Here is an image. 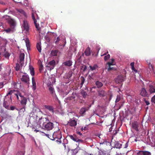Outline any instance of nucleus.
Here are the masks:
<instances>
[{
  "label": "nucleus",
  "mask_w": 155,
  "mask_h": 155,
  "mask_svg": "<svg viewBox=\"0 0 155 155\" xmlns=\"http://www.w3.org/2000/svg\"><path fill=\"white\" fill-rule=\"evenodd\" d=\"M62 137L61 132V131H58L54 132L52 135L50 136L49 138L53 140H55L57 143L60 144L61 143V139Z\"/></svg>",
  "instance_id": "obj_1"
},
{
  "label": "nucleus",
  "mask_w": 155,
  "mask_h": 155,
  "mask_svg": "<svg viewBox=\"0 0 155 155\" xmlns=\"http://www.w3.org/2000/svg\"><path fill=\"white\" fill-rule=\"evenodd\" d=\"M48 121H49V119L48 118L41 117L39 119L38 123L41 127H44L45 124Z\"/></svg>",
  "instance_id": "obj_2"
},
{
  "label": "nucleus",
  "mask_w": 155,
  "mask_h": 155,
  "mask_svg": "<svg viewBox=\"0 0 155 155\" xmlns=\"http://www.w3.org/2000/svg\"><path fill=\"white\" fill-rule=\"evenodd\" d=\"M37 15V14L35 12H32L31 15L32 18L34 21V24L36 28L37 29V30L39 31V33H40L41 28L39 27V25L37 23V21L35 18V15Z\"/></svg>",
  "instance_id": "obj_3"
},
{
  "label": "nucleus",
  "mask_w": 155,
  "mask_h": 155,
  "mask_svg": "<svg viewBox=\"0 0 155 155\" xmlns=\"http://www.w3.org/2000/svg\"><path fill=\"white\" fill-rule=\"evenodd\" d=\"M21 79L22 82L27 84H29L30 79L28 75L27 74L25 73V74L22 76Z\"/></svg>",
  "instance_id": "obj_4"
},
{
  "label": "nucleus",
  "mask_w": 155,
  "mask_h": 155,
  "mask_svg": "<svg viewBox=\"0 0 155 155\" xmlns=\"http://www.w3.org/2000/svg\"><path fill=\"white\" fill-rule=\"evenodd\" d=\"M54 127V124L53 123L50 122L49 120V121L47 122V123L45 124L44 128L47 130H52Z\"/></svg>",
  "instance_id": "obj_5"
},
{
  "label": "nucleus",
  "mask_w": 155,
  "mask_h": 155,
  "mask_svg": "<svg viewBox=\"0 0 155 155\" xmlns=\"http://www.w3.org/2000/svg\"><path fill=\"white\" fill-rule=\"evenodd\" d=\"M140 95L142 97H148L150 94L144 87H142L140 91Z\"/></svg>",
  "instance_id": "obj_6"
},
{
  "label": "nucleus",
  "mask_w": 155,
  "mask_h": 155,
  "mask_svg": "<svg viewBox=\"0 0 155 155\" xmlns=\"http://www.w3.org/2000/svg\"><path fill=\"white\" fill-rule=\"evenodd\" d=\"M25 56V54L24 53H21L19 55V61L18 62H19L21 67H22L24 64Z\"/></svg>",
  "instance_id": "obj_7"
},
{
  "label": "nucleus",
  "mask_w": 155,
  "mask_h": 155,
  "mask_svg": "<svg viewBox=\"0 0 155 155\" xmlns=\"http://www.w3.org/2000/svg\"><path fill=\"white\" fill-rule=\"evenodd\" d=\"M8 23L11 28L15 29L16 26V22L14 20L11 18L9 19L8 20Z\"/></svg>",
  "instance_id": "obj_8"
},
{
  "label": "nucleus",
  "mask_w": 155,
  "mask_h": 155,
  "mask_svg": "<svg viewBox=\"0 0 155 155\" xmlns=\"http://www.w3.org/2000/svg\"><path fill=\"white\" fill-rule=\"evenodd\" d=\"M137 155H151V153L147 151H139L137 153Z\"/></svg>",
  "instance_id": "obj_9"
},
{
  "label": "nucleus",
  "mask_w": 155,
  "mask_h": 155,
  "mask_svg": "<svg viewBox=\"0 0 155 155\" xmlns=\"http://www.w3.org/2000/svg\"><path fill=\"white\" fill-rule=\"evenodd\" d=\"M73 72L72 71H70L68 73H66L64 76V78L66 79H68V82L69 83L71 81L70 80V78L71 77L72 75Z\"/></svg>",
  "instance_id": "obj_10"
},
{
  "label": "nucleus",
  "mask_w": 155,
  "mask_h": 155,
  "mask_svg": "<svg viewBox=\"0 0 155 155\" xmlns=\"http://www.w3.org/2000/svg\"><path fill=\"white\" fill-rule=\"evenodd\" d=\"M22 26L24 30L27 31H28L29 27L27 21L24 20L23 21V24Z\"/></svg>",
  "instance_id": "obj_11"
},
{
  "label": "nucleus",
  "mask_w": 155,
  "mask_h": 155,
  "mask_svg": "<svg viewBox=\"0 0 155 155\" xmlns=\"http://www.w3.org/2000/svg\"><path fill=\"white\" fill-rule=\"evenodd\" d=\"M77 122L74 119H71L68 122V124L71 127H74L77 125Z\"/></svg>",
  "instance_id": "obj_12"
},
{
  "label": "nucleus",
  "mask_w": 155,
  "mask_h": 155,
  "mask_svg": "<svg viewBox=\"0 0 155 155\" xmlns=\"http://www.w3.org/2000/svg\"><path fill=\"white\" fill-rule=\"evenodd\" d=\"M149 90L150 94L155 93V86H153L152 84H149Z\"/></svg>",
  "instance_id": "obj_13"
},
{
  "label": "nucleus",
  "mask_w": 155,
  "mask_h": 155,
  "mask_svg": "<svg viewBox=\"0 0 155 155\" xmlns=\"http://www.w3.org/2000/svg\"><path fill=\"white\" fill-rule=\"evenodd\" d=\"M1 51L2 52V53L5 52L4 55L6 58H8L10 55V54L9 53L7 52L6 51V49L5 47L3 48H2Z\"/></svg>",
  "instance_id": "obj_14"
},
{
  "label": "nucleus",
  "mask_w": 155,
  "mask_h": 155,
  "mask_svg": "<svg viewBox=\"0 0 155 155\" xmlns=\"http://www.w3.org/2000/svg\"><path fill=\"white\" fill-rule=\"evenodd\" d=\"M89 109L88 107H82L80 110L79 114L81 115H83Z\"/></svg>",
  "instance_id": "obj_15"
},
{
  "label": "nucleus",
  "mask_w": 155,
  "mask_h": 155,
  "mask_svg": "<svg viewBox=\"0 0 155 155\" xmlns=\"http://www.w3.org/2000/svg\"><path fill=\"white\" fill-rule=\"evenodd\" d=\"M5 40L0 37V47L3 48L5 47Z\"/></svg>",
  "instance_id": "obj_16"
},
{
  "label": "nucleus",
  "mask_w": 155,
  "mask_h": 155,
  "mask_svg": "<svg viewBox=\"0 0 155 155\" xmlns=\"http://www.w3.org/2000/svg\"><path fill=\"white\" fill-rule=\"evenodd\" d=\"M44 106L45 109H46L51 112L53 113L54 108L52 106L48 105H45Z\"/></svg>",
  "instance_id": "obj_17"
},
{
  "label": "nucleus",
  "mask_w": 155,
  "mask_h": 155,
  "mask_svg": "<svg viewBox=\"0 0 155 155\" xmlns=\"http://www.w3.org/2000/svg\"><path fill=\"white\" fill-rule=\"evenodd\" d=\"M132 127L136 131H138V125L137 122L134 121L132 124Z\"/></svg>",
  "instance_id": "obj_18"
},
{
  "label": "nucleus",
  "mask_w": 155,
  "mask_h": 155,
  "mask_svg": "<svg viewBox=\"0 0 155 155\" xmlns=\"http://www.w3.org/2000/svg\"><path fill=\"white\" fill-rule=\"evenodd\" d=\"M21 100L20 102L21 104L23 106H25L27 104V98L26 97H22V98H21Z\"/></svg>",
  "instance_id": "obj_19"
},
{
  "label": "nucleus",
  "mask_w": 155,
  "mask_h": 155,
  "mask_svg": "<svg viewBox=\"0 0 155 155\" xmlns=\"http://www.w3.org/2000/svg\"><path fill=\"white\" fill-rule=\"evenodd\" d=\"M32 88L33 90L35 91L36 89V83L35 81V78L34 77L32 78Z\"/></svg>",
  "instance_id": "obj_20"
},
{
  "label": "nucleus",
  "mask_w": 155,
  "mask_h": 155,
  "mask_svg": "<svg viewBox=\"0 0 155 155\" xmlns=\"http://www.w3.org/2000/svg\"><path fill=\"white\" fill-rule=\"evenodd\" d=\"M70 138L73 140L74 141L77 142V140H78V137L75 135H70L68 136Z\"/></svg>",
  "instance_id": "obj_21"
},
{
  "label": "nucleus",
  "mask_w": 155,
  "mask_h": 155,
  "mask_svg": "<svg viewBox=\"0 0 155 155\" xmlns=\"http://www.w3.org/2000/svg\"><path fill=\"white\" fill-rule=\"evenodd\" d=\"M55 65V61L54 60H52L51 61H50L48 63V65H51V67L50 68V69H53Z\"/></svg>",
  "instance_id": "obj_22"
},
{
  "label": "nucleus",
  "mask_w": 155,
  "mask_h": 155,
  "mask_svg": "<svg viewBox=\"0 0 155 155\" xmlns=\"http://www.w3.org/2000/svg\"><path fill=\"white\" fill-rule=\"evenodd\" d=\"M15 30V29L11 28H8L7 29H5L4 31L7 33H13L14 31Z\"/></svg>",
  "instance_id": "obj_23"
},
{
  "label": "nucleus",
  "mask_w": 155,
  "mask_h": 155,
  "mask_svg": "<svg viewBox=\"0 0 155 155\" xmlns=\"http://www.w3.org/2000/svg\"><path fill=\"white\" fill-rule=\"evenodd\" d=\"M84 54L85 55L87 56H89L91 54L90 49L89 47H87L86 48L85 52Z\"/></svg>",
  "instance_id": "obj_24"
},
{
  "label": "nucleus",
  "mask_w": 155,
  "mask_h": 155,
  "mask_svg": "<svg viewBox=\"0 0 155 155\" xmlns=\"http://www.w3.org/2000/svg\"><path fill=\"white\" fill-rule=\"evenodd\" d=\"M63 64L65 66L70 67L72 65V62L71 61L69 60L64 62Z\"/></svg>",
  "instance_id": "obj_25"
},
{
  "label": "nucleus",
  "mask_w": 155,
  "mask_h": 155,
  "mask_svg": "<svg viewBox=\"0 0 155 155\" xmlns=\"http://www.w3.org/2000/svg\"><path fill=\"white\" fill-rule=\"evenodd\" d=\"M18 85L20 86L19 84L15 82H13L12 83V86L15 89H18Z\"/></svg>",
  "instance_id": "obj_26"
},
{
  "label": "nucleus",
  "mask_w": 155,
  "mask_h": 155,
  "mask_svg": "<svg viewBox=\"0 0 155 155\" xmlns=\"http://www.w3.org/2000/svg\"><path fill=\"white\" fill-rule=\"evenodd\" d=\"M29 69L30 70V73L32 76L35 75V71L34 68L31 65H29Z\"/></svg>",
  "instance_id": "obj_27"
},
{
  "label": "nucleus",
  "mask_w": 155,
  "mask_h": 155,
  "mask_svg": "<svg viewBox=\"0 0 155 155\" xmlns=\"http://www.w3.org/2000/svg\"><path fill=\"white\" fill-rule=\"evenodd\" d=\"M117 79L118 81V82H121L124 81V77L123 75L119 76L117 77Z\"/></svg>",
  "instance_id": "obj_28"
},
{
  "label": "nucleus",
  "mask_w": 155,
  "mask_h": 155,
  "mask_svg": "<svg viewBox=\"0 0 155 155\" xmlns=\"http://www.w3.org/2000/svg\"><path fill=\"white\" fill-rule=\"evenodd\" d=\"M95 84L97 87L99 88L101 87L103 85V84L101 82L98 81L96 82Z\"/></svg>",
  "instance_id": "obj_29"
},
{
  "label": "nucleus",
  "mask_w": 155,
  "mask_h": 155,
  "mask_svg": "<svg viewBox=\"0 0 155 155\" xmlns=\"http://www.w3.org/2000/svg\"><path fill=\"white\" fill-rule=\"evenodd\" d=\"M98 95L101 97H103L104 96V91L103 90L99 91L98 92Z\"/></svg>",
  "instance_id": "obj_30"
},
{
  "label": "nucleus",
  "mask_w": 155,
  "mask_h": 155,
  "mask_svg": "<svg viewBox=\"0 0 155 155\" xmlns=\"http://www.w3.org/2000/svg\"><path fill=\"white\" fill-rule=\"evenodd\" d=\"M37 49L39 52H41V44L40 43H37L36 45Z\"/></svg>",
  "instance_id": "obj_31"
},
{
  "label": "nucleus",
  "mask_w": 155,
  "mask_h": 155,
  "mask_svg": "<svg viewBox=\"0 0 155 155\" xmlns=\"http://www.w3.org/2000/svg\"><path fill=\"white\" fill-rule=\"evenodd\" d=\"M58 52V50H52L51 52V54L52 56H55L57 55Z\"/></svg>",
  "instance_id": "obj_32"
},
{
  "label": "nucleus",
  "mask_w": 155,
  "mask_h": 155,
  "mask_svg": "<svg viewBox=\"0 0 155 155\" xmlns=\"http://www.w3.org/2000/svg\"><path fill=\"white\" fill-rule=\"evenodd\" d=\"M3 105L4 107H5L6 109H9V106L7 101H5L3 103Z\"/></svg>",
  "instance_id": "obj_33"
},
{
  "label": "nucleus",
  "mask_w": 155,
  "mask_h": 155,
  "mask_svg": "<svg viewBox=\"0 0 155 155\" xmlns=\"http://www.w3.org/2000/svg\"><path fill=\"white\" fill-rule=\"evenodd\" d=\"M115 146L117 148L120 149L121 147L122 144L118 142H117L115 144Z\"/></svg>",
  "instance_id": "obj_34"
},
{
  "label": "nucleus",
  "mask_w": 155,
  "mask_h": 155,
  "mask_svg": "<svg viewBox=\"0 0 155 155\" xmlns=\"http://www.w3.org/2000/svg\"><path fill=\"white\" fill-rule=\"evenodd\" d=\"M17 10L18 12L23 14L24 16H26V13L22 9H17Z\"/></svg>",
  "instance_id": "obj_35"
},
{
  "label": "nucleus",
  "mask_w": 155,
  "mask_h": 155,
  "mask_svg": "<svg viewBox=\"0 0 155 155\" xmlns=\"http://www.w3.org/2000/svg\"><path fill=\"white\" fill-rule=\"evenodd\" d=\"M75 98V97L74 96H71L68 97L66 99V102H68L69 101L74 100Z\"/></svg>",
  "instance_id": "obj_36"
},
{
  "label": "nucleus",
  "mask_w": 155,
  "mask_h": 155,
  "mask_svg": "<svg viewBox=\"0 0 155 155\" xmlns=\"http://www.w3.org/2000/svg\"><path fill=\"white\" fill-rule=\"evenodd\" d=\"M134 62H131L130 64V65L131 67V69L132 70L136 72H137V70L135 69L134 67Z\"/></svg>",
  "instance_id": "obj_37"
},
{
  "label": "nucleus",
  "mask_w": 155,
  "mask_h": 155,
  "mask_svg": "<svg viewBox=\"0 0 155 155\" xmlns=\"http://www.w3.org/2000/svg\"><path fill=\"white\" fill-rule=\"evenodd\" d=\"M49 90L51 94H53L54 93V89L52 87L50 86L49 87Z\"/></svg>",
  "instance_id": "obj_38"
},
{
  "label": "nucleus",
  "mask_w": 155,
  "mask_h": 155,
  "mask_svg": "<svg viewBox=\"0 0 155 155\" xmlns=\"http://www.w3.org/2000/svg\"><path fill=\"white\" fill-rule=\"evenodd\" d=\"M81 87L82 86L83 84H84V81H85V79L84 78V77L83 76H81Z\"/></svg>",
  "instance_id": "obj_39"
},
{
  "label": "nucleus",
  "mask_w": 155,
  "mask_h": 155,
  "mask_svg": "<svg viewBox=\"0 0 155 155\" xmlns=\"http://www.w3.org/2000/svg\"><path fill=\"white\" fill-rule=\"evenodd\" d=\"M16 90H10L8 92L7 94V96H8V95H11L13 93H14L15 94V93H16Z\"/></svg>",
  "instance_id": "obj_40"
},
{
  "label": "nucleus",
  "mask_w": 155,
  "mask_h": 155,
  "mask_svg": "<svg viewBox=\"0 0 155 155\" xmlns=\"http://www.w3.org/2000/svg\"><path fill=\"white\" fill-rule=\"evenodd\" d=\"M81 94L84 97H85L87 95V93L86 92L84 91L81 92Z\"/></svg>",
  "instance_id": "obj_41"
},
{
  "label": "nucleus",
  "mask_w": 155,
  "mask_h": 155,
  "mask_svg": "<svg viewBox=\"0 0 155 155\" xmlns=\"http://www.w3.org/2000/svg\"><path fill=\"white\" fill-rule=\"evenodd\" d=\"M16 94H17V95H18V96H19L21 97V99L22 98V97H24L22 96L21 94L19 91H18V90H16Z\"/></svg>",
  "instance_id": "obj_42"
},
{
  "label": "nucleus",
  "mask_w": 155,
  "mask_h": 155,
  "mask_svg": "<svg viewBox=\"0 0 155 155\" xmlns=\"http://www.w3.org/2000/svg\"><path fill=\"white\" fill-rule=\"evenodd\" d=\"M20 67V65L18 63H17L16 64V66L15 67V70L17 71H18L19 70Z\"/></svg>",
  "instance_id": "obj_43"
},
{
  "label": "nucleus",
  "mask_w": 155,
  "mask_h": 155,
  "mask_svg": "<svg viewBox=\"0 0 155 155\" xmlns=\"http://www.w3.org/2000/svg\"><path fill=\"white\" fill-rule=\"evenodd\" d=\"M107 70L108 71H110L111 70H115L113 67H111V66H107Z\"/></svg>",
  "instance_id": "obj_44"
},
{
  "label": "nucleus",
  "mask_w": 155,
  "mask_h": 155,
  "mask_svg": "<svg viewBox=\"0 0 155 155\" xmlns=\"http://www.w3.org/2000/svg\"><path fill=\"white\" fill-rule=\"evenodd\" d=\"M43 70V66L42 64H41L39 66V71L41 72Z\"/></svg>",
  "instance_id": "obj_45"
},
{
  "label": "nucleus",
  "mask_w": 155,
  "mask_h": 155,
  "mask_svg": "<svg viewBox=\"0 0 155 155\" xmlns=\"http://www.w3.org/2000/svg\"><path fill=\"white\" fill-rule=\"evenodd\" d=\"M115 64L112 63V62H108L106 64V66H111V65H114Z\"/></svg>",
  "instance_id": "obj_46"
},
{
  "label": "nucleus",
  "mask_w": 155,
  "mask_h": 155,
  "mask_svg": "<svg viewBox=\"0 0 155 155\" xmlns=\"http://www.w3.org/2000/svg\"><path fill=\"white\" fill-rule=\"evenodd\" d=\"M151 101L152 103L155 104V95L151 98Z\"/></svg>",
  "instance_id": "obj_47"
},
{
  "label": "nucleus",
  "mask_w": 155,
  "mask_h": 155,
  "mask_svg": "<svg viewBox=\"0 0 155 155\" xmlns=\"http://www.w3.org/2000/svg\"><path fill=\"white\" fill-rule=\"evenodd\" d=\"M46 67L47 68V69L49 70L50 71H51L52 70V69H50V68L51 67V65H48V63Z\"/></svg>",
  "instance_id": "obj_48"
},
{
  "label": "nucleus",
  "mask_w": 155,
  "mask_h": 155,
  "mask_svg": "<svg viewBox=\"0 0 155 155\" xmlns=\"http://www.w3.org/2000/svg\"><path fill=\"white\" fill-rule=\"evenodd\" d=\"M110 57V55L109 54L105 56L104 57V59L105 61H106L108 60Z\"/></svg>",
  "instance_id": "obj_49"
},
{
  "label": "nucleus",
  "mask_w": 155,
  "mask_h": 155,
  "mask_svg": "<svg viewBox=\"0 0 155 155\" xmlns=\"http://www.w3.org/2000/svg\"><path fill=\"white\" fill-rule=\"evenodd\" d=\"M25 106H23V107L22 108H21L20 109V112H24V111H25Z\"/></svg>",
  "instance_id": "obj_50"
},
{
  "label": "nucleus",
  "mask_w": 155,
  "mask_h": 155,
  "mask_svg": "<svg viewBox=\"0 0 155 155\" xmlns=\"http://www.w3.org/2000/svg\"><path fill=\"white\" fill-rule=\"evenodd\" d=\"M149 67L151 71L153 70V66L152 64H149Z\"/></svg>",
  "instance_id": "obj_51"
},
{
  "label": "nucleus",
  "mask_w": 155,
  "mask_h": 155,
  "mask_svg": "<svg viewBox=\"0 0 155 155\" xmlns=\"http://www.w3.org/2000/svg\"><path fill=\"white\" fill-rule=\"evenodd\" d=\"M120 97L119 96H117V98L115 101V102H118L120 101Z\"/></svg>",
  "instance_id": "obj_52"
},
{
  "label": "nucleus",
  "mask_w": 155,
  "mask_h": 155,
  "mask_svg": "<svg viewBox=\"0 0 155 155\" xmlns=\"http://www.w3.org/2000/svg\"><path fill=\"white\" fill-rule=\"evenodd\" d=\"M60 40V38L59 37H58L56 39V41L55 42V43L57 44Z\"/></svg>",
  "instance_id": "obj_53"
},
{
  "label": "nucleus",
  "mask_w": 155,
  "mask_h": 155,
  "mask_svg": "<svg viewBox=\"0 0 155 155\" xmlns=\"http://www.w3.org/2000/svg\"><path fill=\"white\" fill-rule=\"evenodd\" d=\"M24 153L22 151L18 152L16 154V155H24Z\"/></svg>",
  "instance_id": "obj_54"
},
{
  "label": "nucleus",
  "mask_w": 155,
  "mask_h": 155,
  "mask_svg": "<svg viewBox=\"0 0 155 155\" xmlns=\"http://www.w3.org/2000/svg\"><path fill=\"white\" fill-rule=\"evenodd\" d=\"M90 69L92 71L95 70L96 68V67L95 66H90Z\"/></svg>",
  "instance_id": "obj_55"
},
{
  "label": "nucleus",
  "mask_w": 155,
  "mask_h": 155,
  "mask_svg": "<svg viewBox=\"0 0 155 155\" xmlns=\"http://www.w3.org/2000/svg\"><path fill=\"white\" fill-rule=\"evenodd\" d=\"M107 141L106 140H104L103 142H101L100 143V144H105L107 145Z\"/></svg>",
  "instance_id": "obj_56"
},
{
  "label": "nucleus",
  "mask_w": 155,
  "mask_h": 155,
  "mask_svg": "<svg viewBox=\"0 0 155 155\" xmlns=\"http://www.w3.org/2000/svg\"><path fill=\"white\" fill-rule=\"evenodd\" d=\"M82 67L83 68V71H85L87 69V67L86 66L84 65Z\"/></svg>",
  "instance_id": "obj_57"
},
{
  "label": "nucleus",
  "mask_w": 155,
  "mask_h": 155,
  "mask_svg": "<svg viewBox=\"0 0 155 155\" xmlns=\"http://www.w3.org/2000/svg\"><path fill=\"white\" fill-rule=\"evenodd\" d=\"M10 108L11 110H13L15 108V107L14 106H11L10 107Z\"/></svg>",
  "instance_id": "obj_58"
},
{
  "label": "nucleus",
  "mask_w": 155,
  "mask_h": 155,
  "mask_svg": "<svg viewBox=\"0 0 155 155\" xmlns=\"http://www.w3.org/2000/svg\"><path fill=\"white\" fill-rule=\"evenodd\" d=\"M3 87V83H0V88H2Z\"/></svg>",
  "instance_id": "obj_59"
},
{
  "label": "nucleus",
  "mask_w": 155,
  "mask_h": 155,
  "mask_svg": "<svg viewBox=\"0 0 155 155\" xmlns=\"http://www.w3.org/2000/svg\"><path fill=\"white\" fill-rule=\"evenodd\" d=\"M145 102L146 104L147 105H149L150 104L149 102L147 101H145Z\"/></svg>",
  "instance_id": "obj_60"
},
{
  "label": "nucleus",
  "mask_w": 155,
  "mask_h": 155,
  "mask_svg": "<svg viewBox=\"0 0 155 155\" xmlns=\"http://www.w3.org/2000/svg\"><path fill=\"white\" fill-rule=\"evenodd\" d=\"M83 140L81 139H80L78 138V140H77V142H83Z\"/></svg>",
  "instance_id": "obj_61"
},
{
  "label": "nucleus",
  "mask_w": 155,
  "mask_h": 155,
  "mask_svg": "<svg viewBox=\"0 0 155 155\" xmlns=\"http://www.w3.org/2000/svg\"><path fill=\"white\" fill-rule=\"evenodd\" d=\"M128 143L127 142L125 144V145L124 146V148H127L128 147Z\"/></svg>",
  "instance_id": "obj_62"
},
{
  "label": "nucleus",
  "mask_w": 155,
  "mask_h": 155,
  "mask_svg": "<svg viewBox=\"0 0 155 155\" xmlns=\"http://www.w3.org/2000/svg\"><path fill=\"white\" fill-rule=\"evenodd\" d=\"M32 129H33L34 130V131L35 132H37L39 131L38 130L36 129L35 128H33Z\"/></svg>",
  "instance_id": "obj_63"
},
{
  "label": "nucleus",
  "mask_w": 155,
  "mask_h": 155,
  "mask_svg": "<svg viewBox=\"0 0 155 155\" xmlns=\"http://www.w3.org/2000/svg\"><path fill=\"white\" fill-rule=\"evenodd\" d=\"M111 61L110 62H112V63H114V59L113 58H112L110 59Z\"/></svg>",
  "instance_id": "obj_64"
}]
</instances>
